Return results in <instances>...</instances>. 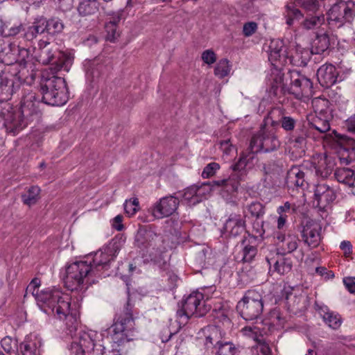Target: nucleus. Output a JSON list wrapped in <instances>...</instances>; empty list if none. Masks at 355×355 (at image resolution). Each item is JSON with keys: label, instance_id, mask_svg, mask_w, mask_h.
I'll use <instances>...</instances> for the list:
<instances>
[{"label": "nucleus", "instance_id": "f257e3e1", "mask_svg": "<svg viewBox=\"0 0 355 355\" xmlns=\"http://www.w3.org/2000/svg\"><path fill=\"white\" fill-rule=\"evenodd\" d=\"M38 60L43 64H51L49 69L44 71L42 75V101L53 106L63 105L68 100V89L64 78L55 74L62 69L69 71L73 56L64 52H58L55 55L46 45L40 49Z\"/></svg>", "mask_w": 355, "mask_h": 355}, {"label": "nucleus", "instance_id": "f03ea898", "mask_svg": "<svg viewBox=\"0 0 355 355\" xmlns=\"http://www.w3.org/2000/svg\"><path fill=\"white\" fill-rule=\"evenodd\" d=\"M40 279L35 277L27 286L26 292L35 296L40 309L48 315L53 314L60 320L70 318L74 319L71 313V297L58 288H47L39 292Z\"/></svg>", "mask_w": 355, "mask_h": 355}, {"label": "nucleus", "instance_id": "7ed1b4c3", "mask_svg": "<svg viewBox=\"0 0 355 355\" xmlns=\"http://www.w3.org/2000/svg\"><path fill=\"white\" fill-rule=\"evenodd\" d=\"M35 99L34 93H28L21 100L19 112H10L8 109L0 112V116L4 120V126L8 132L15 135L26 126L25 120L37 113Z\"/></svg>", "mask_w": 355, "mask_h": 355}, {"label": "nucleus", "instance_id": "20e7f679", "mask_svg": "<svg viewBox=\"0 0 355 355\" xmlns=\"http://www.w3.org/2000/svg\"><path fill=\"white\" fill-rule=\"evenodd\" d=\"M211 304H207L202 293L195 292L190 294L182 302L177 311V322L180 328L184 326L189 319L195 315L197 318L204 316L211 309Z\"/></svg>", "mask_w": 355, "mask_h": 355}, {"label": "nucleus", "instance_id": "39448f33", "mask_svg": "<svg viewBox=\"0 0 355 355\" xmlns=\"http://www.w3.org/2000/svg\"><path fill=\"white\" fill-rule=\"evenodd\" d=\"M289 78L288 86L286 83L282 82L281 77H279V83L276 82L275 85H272L275 94H277L279 88H281L282 90L287 91L297 99H301L303 97L308 98L312 95L313 83L309 78L296 70L290 71Z\"/></svg>", "mask_w": 355, "mask_h": 355}, {"label": "nucleus", "instance_id": "423d86ee", "mask_svg": "<svg viewBox=\"0 0 355 355\" xmlns=\"http://www.w3.org/2000/svg\"><path fill=\"white\" fill-rule=\"evenodd\" d=\"M134 243L137 248L150 257H157L166 250L163 236L151 230L139 229Z\"/></svg>", "mask_w": 355, "mask_h": 355}, {"label": "nucleus", "instance_id": "0eeeda50", "mask_svg": "<svg viewBox=\"0 0 355 355\" xmlns=\"http://www.w3.org/2000/svg\"><path fill=\"white\" fill-rule=\"evenodd\" d=\"M111 329L114 332L113 340L115 342L133 340L136 328L133 317V306L129 301L127 302L123 311L116 317Z\"/></svg>", "mask_w": 355, "mask_h": 355}, {"label": "nucleus", "instance_id": "6e6552de", "mask_svg": "<svg viewBox=\"0 0 355 355\" xmlns=\"http://www.w3.org/2000/svg\"><path fill=\"white\" fill-rule=\"evenodd\" d=\"M95 276V270L88 261H76L69 265L66 268V275L64 282L66 288L75 291L83 287L86 279L87 283L91 284L89 279Z\"/></svg>", "mask_w": 355, "mask_h": 355}, {"label": "nucleus", "instance_id": "1a4fd4ad", "mask_svg": "<svg viewBox=\"0 0 355 355\" xmlns=\"http://www.w3.org/2000/svg\"><path fill=\"white\" fill-rule=\"evenodd\" d=\"M280 141L273 128L262 127L254 134L250 141L249 150L252 153H270L277 150Z\"/></svg>", "mask_w": 355, "mask_h": 355}, {"label": "nucleus", "instance_id": "9d476101", "mask_svg": "<svg viewBox=\"0 0 355 355\" xmlns=\"http://www.w3.org/2000/svg\"><path fill=\"white\" fill-rule=\"evenodd\" d=\"M355 17V1L340 0L334 3L329 11V18L331 21L343 25L352 22Z\"/></svg>", "mask_w": 355, "mask_h": 355}, {"label": "nucleus", "instance_id": "9b49d317", "mask_svg": "<svg viewBox=\"0 0 355 355\" xmlns=\"http://www.w3.org/2000/svg\"><path fill=\"white\" fill-rule=\"evenodd\" d=\"M119 251V245L117 241L110 242L105 248L96 252L92 261L88 263L92 266L95 270V276L97 272L108 265Z\"/></svg>", "mask_w": 355, "mask_h": 355}, {"label": "nucleus", "instance_id": "f8f14e48", "mask_svg": "<svg viewBox=\"0 0 355 355\" xmlns=\"http://www.w3.org/2000/svg\"><path fill=\"white\" fill-rule=\"evenodd\" d=\"M302 241L309 248L318 247L322 241V226L315 220H307L300 231Z\"/></svg>", "mask_w": 355, "mask_h": 355}, {"label": "nucleus", "instance_id": "ddd939ff", "mask_svg": "<svg viewBox=\"0 0 355 355\" xmlns=\"http://www.w3.org/2000/svg\"><path fill=\"white\" fill-rule=\"evenodd\" d=\"M334 189L324 183L315 185L313 203L321 211H324L335 200Z\"/></svg>", "mask_w": 355, "mask_h": 355}, {"label": "nucleus", "instance_id": "4468645a", "mask_svg": "<svg viewBox=\"0 0 355 355\" xmlns=\"http://www.w3.org/2000/svg\"><path fill=\"white\" fill-rule=\"evenodd\" d=\"M179 203V199L173 196L164 197L153 206V215L156 218L170 216L177 210Z\"/></svg>", "mask_w": 355, "mask_h": 355}, {"label": "nucleus", "instance_id": "2eb2a0df", "mask_svg": "<svg viewBox=\"0 0 355 355\" xmlns=\"http://www.w3.org/2000/svg\"><path fill=\"white\" fill-rule=\"evenodd\" d=\"M245 227L244 217L241 214H231L224 225V234L228 237H236L243 232Z\"/></svg>", "mask_w": 355, "mask_h": 355}, {"label": "nucleus", "instance_id": "dca6fc26", "mask_svg": "<svg viewBox=\"0 0 355 355\" xmlns=\"http://www.w3.org/2000/svg\"><path fill=\"white\" fill-rule=\"evenodd\" d=\"M275 238L277 241L279 250L282 254H290L296 250L298 248L300 239L297 235L292 233L284 234L281 232H277Z\"/></svg>", "mask_w": 355, "mask_h": 355}, {"label": "nucleus", "instance_id": "f3484780", "mask_svg": "<svg viewBox=\"0 0 355 355\" xmlns=\"http://www.w3.org/2000/svg\"><path fill=\"white\" fill-rule=\"evenodd\" d=\"M268 60L271 64L278 68L284 65L286 61V49L283 42L280 40H272L270 42Z\"/></svg>", "mask_w": 355, "mask_h": 355}, {"label": "nucleus", "instance_id": "a211bd4d", "mask_svg": "<svg viewBox=\"0 0 355 355\" xmlns=\"http://www.w3.org/2000/svg\"><path fill=\"white\" fill-rule=\"evenodd\" d=\"M237 309H239L241 315L245 320L257 319L263 309V304H251L243 301L238 303Z\"/></svg>", "mask_w": 355, "mask_h": 355}, {"label": "nucleus", "instance_id": "6ab92c4d", "mask_svg": "<svg viewBox=\"0 0 355 355\" xmlns=\"http://www.w3.org/2000/svg\"><path fill=\"white\" fill-rule=\"evenodd\" d=\"M317 76L321 85L329 87L336 83L338 72L332 64L323 65L318 69Z\"/></svg>", "mask_w": 355, "mask_h": 355}, {"label": "nucleus", "instance_id": "aec40b11", "mask_svg": "<svg viewBox=\"0 0 355 355\" xmlns=\"http://www.w3.org/2000/svg\"><path fill=\"white\" fill-rule=\"evenodd\" d=\"M309 137V128L302 125L298 128L290 137L289 142L293 145V148L298 150L300 153H304V148L307 143V138Z\"/></svg>", "mask_w": 355, "mask_h": 355}, {"label": "nucleus", "instance_id": "412c9836", "mask_svg": "<svg viewBox=\"0 0 355 355\" xmlns=\"http://www.w3.org/2000/svg\"><path fill=\"white\" fill-rule=\"evenodd\" d=\"M286 301L288 309L295 314L304 311L306 307V297L302 293L300 294L295 292L288 293Z\"/></svg>", "mask_w": 355, "mask_h": 355}, {"label": "nucleus", "instance_id": "4be33fe9", "mask_svg": "<svg viewBox=\"0 0 355 355\" xmlns=\"http://www.w3.org/2000/svg\"><path fill=\"white\" fill-rule=\"evenodd\" d=\"M317 311L324 322L333 329H338L342 324L340 315L330 309L327 306H318Z\"/></svg>", "mask_w": 355, "mask_h": 355}, {"label": "nucleus", "instance_id": "5701e85b", "mask_svg": "<svg viewBox=\"0 0 355 355\" xmlns=\"http://www.w3.org/2000/svg\"><path fill=\"white\" fill-rule=\"evenodd\" d=\"M315 173L322 178H327L332 172L334 163L326 155H319L314 158Z\"/></svg>", "mask_w": 355, "mask_h": 355}, {"label": "nucleus", "instance_id": "b1692460", "mask_svg": "<svg viewBox=\"0 0 355 355\" xmlns=\"http://www.w3.org/2000/svg\"><path fill=\"white\" fill-rule=\"evenodd\" d=\"M94 342L91 336L85 332L79 334L78 340L71 343V350H83L90 353L94 349Z\"/></svg>", "mask_w": 355, "mask_h": 355}, {"label": "nucleus", "instance_id": "393cba45", "mask_svg": "<svg viewBox=\"0 0 355 355\" xmlns=\"http://www.w3.org/2000/svg\"><path fill=\"white\" fill-rule=\"evenodd\" d=\"M304 182V173L299 167L293 166L288 171L286 178L288 187H300Z\"/></svg>", "mask_w": 355, "mask_h": 355}, {"label": "nucleus", "instance_id": "a878e982", "mask_svg": "<svg viewBox=\"0 0 355 355\" xmlns=\"http://www.w3.org/2000/svg\"><path fill=\"white\" fill-rule=\"evenodd\" d=\"M331 44V38L327 33H318L311 46V53L321 54L327 51Z\"/></svg>", "mask_w": 355, "mask_h": 355}, {"label": "nucleus", "instance_id": "bb28decb", "mask_svg": "<svg viewBox=\"0 0 355 355\" xmlns=\"http://www.w3.org/2000/svg\"><path fill=\"white\" fill-rule=\"evenodd\" d=\"M205 336V345L207 347L222 344V334L217 326H207L203 329Z\"/></svg>", "mask_w": 355, "mask_h": 355}, {"label": "nucleus", "instance_id": "cd10ccee", "mask_svg": "<svg viewBox=\"0 0 355 355\" xmlns=\"http://www.w3.org/2000/svg\"><path fill=\"white\" fill-rule=\"evenodd\" d=\"M325 17L322 13L307 15L300 23V27L306 31L314 30L324 24Z\"/></svg>", "mask_w": 355, "mask_h": 355}, {"label": "nucleus", "instance_id": "c85d7f7f", "mask_svg": "<svg viewBox=\"0 0 355 355\" xmlns=\"http://www.w3.org/2000/svg\"><path fill=\"white\" fill-rule=\"evenodd\" d=\"M99 3L97 0H79L77 10L79 15L87 17L98 12Z\"/></svg>", "mask_w": 355, "mask_h": 355}, {"label": "nucleus", "instance_id": "c756f323", "mask_svg": "<svg viewBox=\"0 0 355 355\" xmlns=\"http://www.w3.org/2000/svg\"><path fill=\"white\" fill-rule=\"evenodd\" d=\"M309 128L315 129L320 133H325L330 130L329 116L315 115L308 122Z\"/></svg>", "mask_w": 355, "mask_h": 355}, {"label": "nucleus", "instance_id": "7c9ffc66", "mask_svg": "<svg viewBox=\"0 0 355 355\" xmlns=\"http://www.w3.org/2000/svg\"><path fill=\"white\" fill-rule=\"evenodd\" d=\"M46 31V26L44 24V18L37 19L30 26L24 33V37L26 40L31 41L35 39L38 35L42 34Z\"/></svg>", "mask_w": 355, "mask_h": 355}, {"label": "nucleus", "instance_id": "2f4dec72", "mask_svg": "<svg viewBox=\"0 0 355 355\" xmlns=\"http://www.w3.org/2000/svg\"><path fill=\"white\" fill-rule=\"evenodd\" d=\"M335 177L336 180L349 187H355V175L354 172L348 168H339L335 171Z\"/></svg>", "mask_w": 355, "mask_h": 355}, {"label": "nucleus", "instance_id": "473e14b6", "mask_svg": "<svg viewBox=\"0 0 355 355\" xmlns=\"http://www.w3.org/2000/svg\"><path fill=\"white\" fill-rule=\"evenodd\" d=\"M254 154L250 150L247 154L243 153L238 162L231 166L233 171L236 173H243L245 177L246 173L244 169L253 160Z\"/></svg>", "mask_w": 355, "mask_h": 355}, {"label": "nucleus", "instance_id": "72a5a7b5", "mask_svg": "<svg viewBox=\"0 0 355 355\" xmlns=\"http://www.w3.org/2000/svg\"><path fill=\"white\" fill-rule=\"evenodd\" d=\"M244 179V173H233L228 178H225V189L229 193L237 191L241 182Z\"/></svg>", "mask_w": 355, "mask_h": 355}, {"label": "nucleus", "instance_id": "f704fd0d", "mask_svg": "<svg viewBox=\"0 0 355 355\" xmlns=\"http://www.w3.org/2000/svg\"><path fill=\"white\" fill-rule=\"evenodd\" d=\"M19 347L22 355H36L37 351L36 338L33 339L32 336H27L20 344Z\"/></svg>", "mask_w": 355, "mask_h": 355}, {"label": "nucleus", "instance_id": "c9c22d12", "mask_svg": "<svg viewBox=\"0 0 355 355\" xmlns=\"http://www.w3.org/2000/svg\"><path fill=\"white\" fill-rule=\"evenodd\" d=\"M46 31L50 35H55L62 32L64 25L62 21L58 18H52L49 20L44 19Z\"/></svg>", "mask_w": 355, "mask_h": 355}, {"label": "nucleus", "instance_id": "e433bc0d", "mask_svg": "<svg viewBox=\"0 0 355 355\" xmlns=\"http://www.w3.org/2000/svg\"><path fill=\"white\" fill-rule=\"evenodd\" d=\"M40 189L39 187H31L26 193L21 195L23 202L28 206L35 205L40 198Z\"/></svg>", "mask_w": 355, "mask_h": 355}, {"label": "nucleus", "instance_id": "4c0bfd02", "mask_svg": "<svg viewBox=\"0 0 355 355\" xmlns=\"http://www.w3.org/2000/svg\"><path fill=\"white\" fill-rule=\"evenodd\" d=\"M15 92L12 80L2 78L0 82V97L3 100L9 99Z\"/></svg>", "mask_w": 355, "mask_h": 355}, {"label": "nucleus", "instance_id": "58836bf2", "mask_svg": "<svg viewBox=\"0 0 355 355\" xmlns=\"http://www.w3.org/2000/svg\"><path fill=\"white\" fill-rule=\"evenodd\" d=\"M329 102L323 98H316L312 101V106L316 115L328 116Z\"/></svg>", "mask_w": 355, "mask_h": 355}, {"label": "nucleus", "instance_id": "ea45409f", "mask_svg": "<svg viewBox=\"0 0 355 355\" xmlns=\"http://www.w3.org/2000/svg\"><path fill=\"white\" fill-rule=\"evenodd\" d=\"M231 65L227 59L223 58L218 61L214 68V75L219 78L227 76L230 71Z\"/></svg>", "mask_w": 355, "mask_h": 355}, {"label": "nucleus", "instance_id": "a19ab883", "mask_svg": "<svg viewBox=\"0 0 355 355\" xmlns=\"http://www.w3.org/2000/svg\"><path fill=\"white\" fill-rule=\"evenodd\" d=\"M292 261L291 259L280 257L274 264V268L280 275L289 272L292 269Z\"/></svg>", "mask_w": 355, "mask_h": 355}, {"label": "nucleus", "instance_id": "79ce46f5", "mask_svg": "<svg viewBox=\"0 0 355 355\" xmlns=\"http://www.w3.org/2000/svg\"><path fill=\"white\" fill-rule=\"evenodd\" d=\"M183 198L189 205H195L200 202V199L198 197L196 184L184 190Z\"/></svg>", "mask_w": 355, "mask_h": 355}, {"label": "nucleus", "instance_id": "37998d69", "mask_svg": "<svg viewBox=\"0 0 355 355\" xmlns=\"http://www.w3.org/2000/svg\"><path fill=\"white\" fill-rule=\"evenodd\" d=\"M308 51H304L302 52L296 51L294 55H292L290 58V61L292 64L297 67H305L307 64L309 60Z\"/></svg>", "mask_w": 355, "mask_h": 355}, {"label": "nucleus", "instance_id": "c03bdc74", "mask_svg": "<svg viewBox=\"0 0 355 355\" xmlns=\"http://www.w3.org/2000/svg\"><path fill=\"white\" fill-rule=\"evenodd\" d=\"M241 301L251 304H263L261 294L256 290H248Z\"/></svg>", "mask_w": 355, "mask_h": 355}, {"label": "nucleus", "instance_id": "a18cd8bd", "mask_svg": "<svg viewBox=\"0 0 355 355\" xmlns=\"http://www.w3.org/2000/svg\"><path fill=\"white\" fill-rule=\"evenodd\" d=\"M24 30L23 25L19 24H5L2 28V34L5 37H13L19 34Z\"/></svg>", "mask_w": 355, "mask_h": 355}, {"label": "nucleus", "instance_id": "49530a36", "mask_svg": "<svg viewBox=\"0 0 355 355\" xmlns=\"http://www.w3.org/2000/svg\"><path fill=\"white\" fill-rule=\"evenodd\" d=\"M248 210L253 217L259 218L265 214L264 206L259 202H252L248 206Z\"/></svg>", "mask_w": 355, "mask_h": 355}, {"label": "nucleus", "instance_id": "de8ad7c7", "mask_svg": "<svg viewBox=\"0 0 355 355\" xmlns=\"http://www.w3.org/2000/svg\"><path fill=\"white\" fill-rule=\"evenodd\" d=\"M257 254V248L250 244L246 245L243 249V262H251Z\"/></svg>", "mask_w": 355, "mask_h": 355}, {"label": "nucleus", "instance_id": "09e8293b", "mask_svg": "<svg viewBox=\"0 0 355 355\" xmlns=\"http://www.w3.org/2000/svg\"><path fill=\"white\" fill-rule=\"evenodd\" d=\"M107 32V39L110 42H114L119 34L116 30V21H110L105 24Z\"/></svg>", "mask_w": 355, "mask_h": 355}, {"label": "nucleus", "instance_id": "8fccbe9b", "mask_svg": "<svg viewBox=\"0 0 355 355\" xmlns=\"http://www.w3.org/2000/svg\"><path fill=\"white\" fill-rule=\"evenodd\" d=\"M286 9L287 11L286 14L293 19L300 20L304 18V14L297 6H295V4L293 3V1L286 5Z\"/></svg>", "mask_w": 355, "mask_h": 355}, {"label": "nucleus", "instance_id": "3c124183", "mask_svg": "<svg viewBox=\"0 0 355 355\" xmlns=\"http://www.w3.org/2000/svg\"><path fill=\"white\" fill-rule=\"evenodd\" d=\"M196 190L198 193V197L200 199V202L206 197L207 194H209L212 191V184L211 182H207L201 184L200 185H196Z\"/></svg>", "mask_w": 355, "mask_h": 355}, {"label": "nucleus", "instance_id": "603ef678", "mask_svg": "<svg viewBox=\"0 0 355 355\" xmlns=\"http://www.w3.org/2000/svg\"><path fill=\"white\" fill-rule=\"evenodd\" d=\"M1 345L6 352L10 354L17 348V342L13 340L11 337L6 336L2 338Z\"/></svg>", "mask_w": 355, "mask_h": 355}, {"label": "nucleus", "instance_id": "864d4df0", "mask_svg": "<svg viewBox=\"0 0 355 355\" xmlns=\"http://www.w3.org/2000/svg\"><path fill=\"white\" fill-rule=\"evenodd\" d=\"M282 128L286 132L293 131L296 125V120L288 116H283L280 120Z\"/></svg>", "mask_w": 355, "mask_h": 355}, {"label": "nucleus", "instance_id": "5fc2aeb1", "mask_svg": "<svg viewBox=\"0 0 355 355\" xmlns=\"http://www.w3.org/2000/svg\"><path fill=\"white\" fill-rule=\"evenodd\" d=\"M219 168L220 165L218 163H209L204 168L202 172V177L203 178H209L214 176Z\"/></svg>", "mask_w": 355, "mask_h": 355}, {"label": "nucleus", "instance_id": "6e6d98bb", "mask_svg": "<svg viewBox=\"0 0 355 355\" xmlns=\"http://www.w3.org/2000/svg\"><path fill=\"white\" fill-rule=\"evenodd\" d=\"M235 347L231 343L226 342L222 343L218 347V355H234Z\"/></svg>", "mask_w": 355, "mask_h": 355}, {"label": "nucleus", "instance_id": "4d7b16f0", "mask_svg": "<svg viewBox=\"0 0 355 355\" xmlns=\"http://www.w3.org/2000/svg\"><path fill=\"white\" fill-rule=\"evenodd\" d=\"M201 58L202 61L208 65L214 64L217 60L216 54L211 49L204 51L202 53Z\"/></svg>", "mask_w": 355, "mask_h": 355}, {"label": "nucleus", "instance_id": "13d9d810", "mask_svg": "<svg viewBox=\"0 0 355 355\" xmlns=\"http://www.w3.org/2000/svg\"><path fill=\"white\" fill-rule=\"evenodd\" d=\"M257 29V24L254 21L247 22L243 25V33L245 37L252 35Z\"/></svg>", "mask_w": 355, "mask_h": 355}, {"label": "nucleus", "instance_id": "bf43d9fd", "mask_svg": "<svg viewBox=\"0 0 355 355\" xmlns=\"http://www.w3.org/2000/svg\"><path fill=\"white\" fill-rule=\"evenodd\" d=\"M220 148L225 155H228L234 150V146L230 143V139H226L220 142Z\"/></svg>", "mask_w": 355, "mask_h": 355}, {"label": "nucleus", "instance_id": "052dcab7", "mask_svg": "<svg viewBox=\"0 0 355 355\" xmlns=\"http://www.w3.org/2000/svg\"><path fill=\"white\" fill-rule=\"evenodd\" d=\"M216 315L215 318L218 320L219 322H222L223 324H230V319L228 318L227 313L224 310L219 309L218 311H216Z\"/></svg>", "mask_w": 355, "mask_h": 355}, {"label": "nucleus", "instance_id": "680f3d73", "mask_svg": "<svg viewBox=\"0 0 355 355\" xmlns=\"http://www.w3.org/2000/svg\"><path fill=\"white\" fill-rule=\"evenodd\" d=\"M343 283L347 290L352 293H355V277H347L343 279Z\"/></svg>", "mask_w": 355, "mask_h": 355}, {"label": "nucleus", "instance_id": "e2e57ef3", "mask_svg": "<svg viewBox=\"0 0 355 355\" xmlns=\"http://www.w3.org/2000/svg\"><path fill=\"white\" fill-rule=\"evenodd\" d=\"M340 248L344 252V255L348 257L352 253V245L349 241H343L340 243Z\"/></svg>", "mask_w": 355, "mask_h": 355}, {"label": "nucleus", "instance_id": "0e129e2a", "mask_svg": "<svg viewBox=\"0 0 355 355\" xmlns=\"http://www.w3.org/2000/svg\"><path fill=\"white\" fill-rule=\"evenodd\" d=\"M123 222V216L121 215H117L115 216L112 220V227L116 230L117 231H121L123 230L124 226L122 223Z\"/></svg>", "mask_w": 355, "mask_h": 355}, {"label": "nucleus", "instance_id": "69168bd1", "mask_svg": "<svg viewBox=\"0 0 355 355\" xmlns=\"http://www.w3.org/2000/svg\"><path fill=\"white\" fill-rule=\"evenodd\" d=\"M252 232L254 233V236H253V239H254L255 237L262 236L265 231L261 223L259 222H254L253 223Z\"/></svg>", "mask_w": 355, "mask_h": 355}, {"label": "nucleus", "instance_id": "338daca9", "mask_svg": "<svg viewBox=\"0 0 355 355\" xmlns=\"http://www.w3.org/2000/svg\"><path fill=\"white\" fill-rule=\"evenodd\" d=\"M56 1L61 10L66 11L69 10L73 6V0H54Z\"/></svg>", "mask_w": 355, "mask_h": 355}, {"label": "nucleus", "instance_id": "774afa93", "mask_svg": "<svg viewBox=\"0 0 355 355\" xmlns=\"http://www.w3.org/2000/svg\"><path fill=\"white\" fill-rule=\"evenodd\" d=\"M259 352L261 353L262 355H272L271 349L268 344H266L265 343H259Z\"/></svg>", "mask_w": 355, "mask_h": 355}]
</instances>
